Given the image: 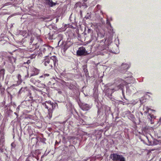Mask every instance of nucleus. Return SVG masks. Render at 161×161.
<instances>
[{"instance_id": "nucleus-1", "label": "nucleus", "mask_w": 161, "mask_h": 161, "mask_svg": "<svg viewBox=\"0 0 161 161\" xmlns=\"http://www.w3.org/2000/svg\"><path fill=\"white\" fill-rule=\"evenodd\" d=\"M44 64L46 68L50 69L53 66H56V64H58V60L55 56H51L50 58H47L44 59Z\"/></svg>"}, {"instance_id": "nucleus-2", "label": "nucleus", "mask_w": 161, "mask_h": 161, "mask_svg": "<svg viewBox=\"0 0 161 161\" xmlns=\"http://www.w3.org/2000/svg\"><path fill=\"white\" fill-rule=\"evenodd\" d=\"M42 104L47 109V117L49 119H51L52 116L53 110L55 107V104L50 101H46L45 102L42 103Z\"/></svg>"}, {"instance_id": "nucleus-3", "label": "nucleus", "mask_w": 161, "mask_h": 161, "mask_svg": "<svg viewBox=\"0 0 161 161\" xmlns=\"http://www.w3.org/2000/svg\"><path fill=\"white\" fill-rule=\"evenodd\" d=\"M87 52L86 51L85 48L82 47H80L77 51L76 53L77 55L81 56L82 55H86Z\"/></svg>"}, {"instance_id": "nucleus-4", "label": "nucleus", "mask_w": 161, "mask_h": 161, "mask_svg": "<svg viewBox=\"0 0 161 161\" xmlns=\"http://www.w3.org/2000/svg\"><path fill=\"white\" fill-rule=\"evenodd\" d=\"M122 156L116 153H113L111 154L110 156L114 161H118Z\"/></svg>"}, {"instance_id": "nucleus-5", "label": "nucleus", "mask_w": 161, "mask_h": 161, "mask_svg": "<svg viewBox=\"0 0 161 161\" xmlns=\"http://www.w3.org/2000/svg\"><path fill=\"white\" fill-rule=\"evenodd\" d=\"M153 130V133L155 139L160 138H161V132L159 130L156 129Z\"/></svg>"}, {"instance_id": "nucleus-6", "label": "nucleus", "mask_w": 161, "mask_h": 161, "mask_svg": "<svg viewBox=\"0 0 161 161\" xmlns=\"http://www.w3.org/2000/svg\"><path fill=\"white\" fill-rule=\"evenodd\" d=\"M80 107L84 111L88 110L91 108L90 105L87 104H82Z\"/></svg>"}, {"instance_id": "nucleus-7", "label": "nucleus", "mask_w": 161, "mask_h": 161, "mask_svg": "<svg viewBox=\"0 0 161 161\" xmlns=\"http://www.w3.org/2000/svg\"><path fill=\"white\" fill-rule=\"evenodd\" d=\"M31 72L32 73L31 74V77L37 75L39 73V70L34 67H32L31 69Z\"/></svg>"}, {"instance_id": "nucleus-8", "label": "nucleus", "mask_w": 161, "mask_h": 161, "mask_svg": "<svg viewBox=\"0 0 161 161\" xmlns=\"http://www.w3.org/2000/svg\"><path fill=\"white\" fill-rule=\"evenodd\" d=\"M17 77L18 79L17 83L16 84L14 85L16 86H17V85H19V84H20L22 81L21 79V76L19 74H18L17 76Z\"/></svg>"}, {"instance_id": "nucleus-9", "label": "nucleus", "mask_w": 161, "mask_h": 161, "mask_svg": "<svg viewBox=\"0 0 161 161\" xmlns=\"http://www.w3.org/2000/svg\"><path fill=\"white\" fill-rule=\"evenodd\" d=\"M97 36L95 33H92V35L91 37V41L94 40V41H96L97 40V37L98 36V33H97Z\"/></svg>"}, {"instance_id": "nucleus-10", "label": "nucleus", "mask_w": 161, "mask_h": 161, "mask_svg": "<svg viewBox=\"0 0 161 161\" xmlns=\"http://www.w3.org/2000/svg\"><path fill=\"white\" fill-rule=\"evenodd\" d=\"M42 50L41 51H42L43 53H45L46 51H48L49 50V47L47 46H43L42 47V48H41Z\"/></svg>"}, {"instance_id": "nucleus-11", "label": "nucleus", "mask_w": 161, "mask_h": 161, "mask_svg": "<svg viewBox=\"0 0 161 161\" xmlns=\"http://www.w3.org/2000/svg\"><path fill=\"white\" fill-rule=\"evenodd\" d=\"M84 4L86 5V3H82L81 2H79L76 3L75 5V7H79L81 8L82 6H84Z\"/></svg>"}, {"instance_id": "nucleus-12", "label": "nucleus", "mask_w": 161, "mask_h": 161, "mask_svg": "<svg viewBox=\"0 0 161 161\" xmlns=\"http://www.w3.org/2000/svg\"><path fill=\"white\" fill-rule=\"evenodd\" d=\"M5 70L3 69H0V77H3L5 74Z\"/></svg>"}, {"instance_id": "nucleus-13", "label": "nucleus", "mask_w": 161, "mask_h": 161, "mask_svg": "<svg viewBox=\"0 0 161 161\" xmlns=\"http://www.w3.org/2000/svg\"><path fill=\"white\" fill-rule=\"evenodd\" d=\"M27 90V87H22L19 91V93L21 94L23 92H25V91Z\"/></svg>"}, {"instance_id": "nucleus-14", "label": "nucleus", "mask_w": 161, "mask_h": 161, "mask_svg": "<svg viewBox=\"0 0 161 161\" xmlns=\"http://www.w3.org/2000/svg\"><path fill=\"white\" fill-rule=\"evenodd\" d=\"M48 2V4L51 7H52L55 5V4L54 3L52 0H47Z\"/></svg>"}, {"instance_id": "nucleus-15", "label": "nucleus", "mask_w": 161, "mask_h": 161, "mask_svg": "<svg viewBox=\"0 0 161 161\" xmlns=\"http://www.w3.org/2000/svg\"><path fill=\"white\" fill-rule=\"evenodd\" d=\"M63 36L62 34H59L57 37L58 39H59V40L58 42V44L63 39Z\"/></svg>"}, {"instance_id": "nucleus-16", "label": "nucleus", "mask_w": 161, "mask_h": 161, "mask_svg": "<svg viewBox=\"0 0 161 161\" xmlns=\"http://www.w3.org/2000/svg\"><path fill=\"white\" fill-rule=\"evenodd\" d=\"M158 142H159L156 140L155 141H154L153 144H152L151 142H150L149 143L148 145H155L158 144Z\"/></svg>"}, {"instance_id": "nucleus-17", "label": "nucleus", "mask_w": 161, "mask_h": 161, "mask_svg": "<svg viewBox=\"0 0 161 161\" xmlns=\"http://www.w3.org/2000/svg\"><path fill=\"white\" fill-rule=\"evenodd\" d=\"M22 33L23 36H25V37L27 36L28 35L27 32V31H23L22 32Z\"/></svg>"}, {"instance_id": "nucleus-18", "label": "nucleus", "mask_w": 161, "mask_h": 161, "mask_svg": "<svg viewBox=\"0 0 161 161\" xmlns=\"http://www.w3.org/2000/svg\"><path fill=\"white\" fill-rule=\"evenodd\" d=\"M49 76V74H44L43 75L40 77V78H45L46 76Z\"/></svg>"}, {"instance_id": "nucleus-19", "label": "nucleus", "mask_w": 161, "mask_h": 161, "mask_svg": "<svg viewBox=\"0 0 161 161\" xmlns=\"http://www.w3.org/2000/svg\"><path fill=\"white\" fill-rule=\"evenodd\" d=\"M130 113V115L129 116V119H133L135 118V117L134 115L130 114V112H129Z\"/></svg>"}, {"instance_id": "nucleus-20", "label": "nucleus", "mask_w": 161, "mask_h": 161, "mask_svg": "<svg viewBox=\"0 0 161 161\" xmlns=\"http://www.w3.org/2000/svg\"><path fill=\"white\" fill-rule=\"evenodd\" d=\"M10 60L11 61V63L13 64V61H14V63H15V61H16V59L14 58H10Z\"/></svg>"}, {"instance_id": "nucleus-21", "label": "nucleus", "mask_w": 161, "mask_h": 161, "mask_svg": "<svg viewBox=\"0 0 161 161\" xmlns=\"http://www.w3.org/2000/svg\"><path fill=\"white\" fill-rule=\"evenodd\" d=\"M118 161H125V158L122 156Z\"/></svg>"}, {"instance_id": "nucleus-22", "label": "nucleus", "mask_w": 161, "mask_h": 161, "mask_svg": "<svg viewBox=\"0 0 161 161\" xmlns=\"http://www.w3.org/2000/svg\"><path fill=\"white\" fill-rule=\"evenodd\" d=\"M26 73L27 74V75H25V78H27L29 76V74H28V71L27 70L26 71Z\"/></svg>"}, {"instance_id": "nucleus-23", "label": "nucleus", "mask_w": 161, "mask_h": 161, "mask_svg": "<svg viewBox=\"0 0 161 161\" xmlns=\"http://www.w3.org/2000/svg\"><path fill=\"white\" fill-rule=\"evenodd\" d=\"M31 63V61L30 60H28L26 62H24V64H29Z\"/></svg>"}, {"instance_id": "nucleus-24", "label": "nucleus", "mask_w": 161, "mask_h": 161, "mask_svg": "<svg viewBox=\"0 0 161 161\" xmlns=\"http://www.w3.org/2000/svg\"><path fill=\"white\" fill-rule=\"evenodd\" d=\"M15 145L14 143V142H13L11 144V146L12 147H13V148H15Z\"/></svg>"}, {"instance_id": "nucleus-25", "label": "nucleus", "mask_w": 161, "mask_h": 161, "mask_svg": "<svg viewBox=\"0 0 161 161\" xmlns=\"http://www.w3.org/2000/svg\"><path fill=\"white\" fill-rule=\"evenodd\" d=\"M31 41L30 43L31 44L33 41L34 39L33 37H31V39H30Z\"/></svg>"}, {"instance_id": "nucleus-26", "label": "nucleus", "mask_w": 161, "mask_h": 161, "mask_svg": "<svg viewBox=\"0 0 161 161\" xmlns=\"http://www.w3.org/2000/svg\"><path fill=\"white\" fill-rule=\"evenodd\" d=\"M149 115L150 116V117L151 118H152L154 116L153 115H151V114H149Z\"/></svg>"}, {"instance_id": "nucleus-27", "label": "nucleus", "mask_w": 161, "mask_h": 161, "mask_svg": "<svg viewBox=\"0 0 161 161\" xmlns=\"http://www.w3.org/2000/svg\"><path fill=\"white\" fill-rule=\"evenodd\" d=\"M149 109H150L149 108V109H147V111H145V112H145V113H146V114H147V113L148 112V111H149Z\"/></svg>"}, {"instance_id": "nucleus-28", "label": "nucleus", "mask_w": 161, "mask_h": 161, "mask_svg": "<svg viewBox=\"0 0 161 161\" xmlns=\"http://www.w3.org/2000/svg\"><path fill=\"white\" fill-rule=\"evenodd\" d=\"M107 23L108 25H109L110 26H111V24L109 22H107Z\"/></svg>"}, {"instance_id": "nucleus-29", "label": "nucleus", "mask_w": 161, "mask_h": 161, "mask_svg": "<svg viewBox=\"0 0 161 161\" xmlns=\"http://www.w3.org/2000/svg\"><path fill=\"white\" fill-rule=\"evenodd\" d=\"M49 39H51V40H52V39H53V38H52V37H49Z\"/></svg>"}, {"instance_id": "nucleus-30", "label": "nucleus", "mask_w": 161, "mask_h": 161, "mask_svg": "<svg viewBox=\"0 0 161 161\" xmlns=\"http://www.w3.org/2000/svg\"><path fill=\"white\" fill-rule=\"evenodd\" d=\"M83 6H85L86 8L87 7V6L86 4V5L84 4Z\"/></svg>"}, {"instance_id": "nucleus-31", "label": "nucleus", "mask_w": 161, "mask_h": 161, "mask_svg": "<svg viewBox=\"0 0 161 161\" xmlns=\"http://www.w3.org/2000/svg\"><path fill=\"white\" fill-rule=\"evenodd\" d=\"M159 122H161V118H160L159 119Z\"/></svg>"}, {"instance_id": "nucleus-32", "label": "nucleus", "mask_w": 161, "mask_h": 161, "mask_svg": "<svg viewBox=\"0 0 161 161\" xmlns=\"http://www.w3.org/2000/svg\"><path fill=\"white\" fill-rule=\"evenodd\" d=\"M33 80H34L33 79H31V81H32V82H33Z\"/></svg>"}, {"instance_id": "nucleus-33", "label": "nucleus", "mask_w": 161, "mask_h": 161, "mask_svg": "<svg viewBox=\"0 0 161 161\" xmlns=\"http://www.w3.org/2000/svg\"><path fill=\"white\" fill-rule=\"evenodd\" d=\"M91 31V30H90V29H89V30H88V31Z\"/></svg>"}, {"instance_id": "nucleus-34", "label": "nucleus", "mask_w": 161, "mask_h": 161, "mask_svg": "<svg viewBox=\"0 0 161 161\" xmlns=\"http://www.w3.org/2000/svg\"><path fill=\"white\" fill-rule=\"evenodd\" d=\"M35 44V43H33V45H34V44Z\"/></svg>"}, {"instance_id": "nucleus-35", "label": "nucleus", "mask_w": 161, "mask_h": 161, "mask_svg": "<svg viewBox=\"0 0 161 161\" xmlns=\"http://www.w3.org/2000/svg\"><path fill=\"white\" fill-rule=\"evenodd\" d=\"M59 92V93H61V92Z\"/></svg>"}, {"instance_id": "nucleus-36", "label": "nucleus", "mask_w": 161, "mask_h": 161, "mask_svg": "<svg viewBox=\"0 0 161 161\" xmlns=\"http://www.w3.org/2000/svg\"><path fill=\"white\" fill-rule=\"evenodd\" d=\"M112 90H114V89H112Z\"/></svg>"}, {"instance_id": "nucleus-37", "label": "nucleus", "mask_w": 161, "mask_h": 161, "mask_svg": "<svg viewBox=\"0 0 161 161\" xmlns=\"http://www.w3.org/2000/svg\"><path fill=\"white\" fill-rule=\"evenodd\" d=\"M85 1H86V0H85Z\"/></svg>"}, {"instance_id": "nucleus-38", "label": "nucleus", "mask_w": 161, "mask_h": 161, "mask_svg": "<svg viewBox=\"0 0 161 161\" xmlns=\"http://www.w3.org/2000/svg\"><path fill=\"white\" fill-rule=\"evenodd\" d=\"M85 1H86V0H85Z\"/></svg>"}, {"instance_id": "nucleus-39", "label": "nucleus", "mask_w": 161, "mask_h": 161, "mask_svg": "<svg viewBox=\"0 0 161 161\" xmlns=\"http://www.w3.org/2000/svg\"><path fill=\"white\" fill-rule=\"evenodd\" d=\"M160 161H161V160H160Z\"/></svg>"}]
</instances>
